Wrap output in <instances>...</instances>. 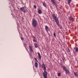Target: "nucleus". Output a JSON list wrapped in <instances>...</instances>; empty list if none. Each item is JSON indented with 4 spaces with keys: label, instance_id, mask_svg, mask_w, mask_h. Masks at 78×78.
Wrapping results in <instances>:
<instances>
[{
    "label": "nucleus",
    "instance_id": "obj_10",
    "mask_svg": "<svg viewBox=\"0 0 78 78\" xmlns=\"http://www.w3.org/2000/svg\"><path fill=\"white\" fill-rule=\"evenodd\" d=\"M74 74L75 76H76V77H78V73L74 72Z\"/></svg>",
    "mask_w": 78,
    "mask_h": 78
},
{
    "label": "nucleus",
    "instance_id": "obj_20",
    "mask_svg": "<svg viewBox=\"0 0 78 78\" xmlns=\"http://www.w3.org/2000/svg\"><path fill=\"white\" fill-rule=\"evenodd\" d=\"M46 67L44 66V67H43L42 69H44V70H46Z\"/></svg>",
    "mask_w": 78,
    "mask_h": 78
},
{
    "label": "nucleus",
    "instance_id": "obj_18",
    "mask_svg": "<svg viewBox=\"0 0 78 78\" xmlns=\"http://www.w3.org/2000/svg\"><path fill=\"white\" fill-rule=\"evenodd\" d=\"M34 65H35V67H37V65H38L37 63L36 62H35L34 64Z\"/></svg>",
    "mask_w": 78,
    "mask_h": 78
},
{
    "label": "nucleus",
    "instance_id": "obj_4",
    "mask_svg": "<svg viewBox=\"0 0 78 78\" xmlns=\"http://www.w3.org/2000/svg\"><path fill=\"white\" fill-rule=\"evenodd\" d=\"M52 3L55 6L56 8H57L58 5H57V4L55 2V0H51Z\"/></svg>",
    "mask_w": 78,
    "mask_h": 78
},
{
    "label": "nucleus",
    "instance_id": "obj_3",
    "mask_svg": "<svg viewBox=\"0 0 78 78\" xmlns=\"http://www.w3.org/2000/svg\"><path fill=\"white\" fill-rule=\"evenodd\" d=\"M43 75L44 78H48L47 77V72L46 71H44V73H43Z\"/></svg>",
    "mask_w": 78,
    "mask_h": 78
},
{
    "label": "nucleus",
    "instance_id": "obj_22",
    "mask_svg": "<svg viewBox=\"0 0 78 78\" xmlns=\"http://www.w3.org/2000/svg\"><path fill=\"white\" fill-rule=\"evenodd\" d=\"M45 65H44V64H42V68L43 67H45Z\"/></svg>",
    "mask_w": 78,
    "mask_h": 78
},
{
    "label": "nucleus",
    "instance_id": "obj_23",
    "mask_svg": "<svg viewBox=\"0 0 78 78\" xmlns=\"http://www.w3.org/2000/svg\"><path fill=\"white\" fill-rule=\"evenodd\" d=\"M34 8L35 9H36V5H34Z\"/></svg>",
    "mask_w": 78,
    "mask_h": 78
},
{
    "label": "nucleus",
    "instance_id": "obj_16",
    "mask_svg": "<svg viewBox=\"0 0 78 78\" xmlns=\"http://www.w3.org/2000/svg\"><path fill=\"white\" fill-rule=\"evenodd\" d=\"M72 0H68V4L69 5H70V2H72Z\"/></svg>",
    "mask_w": 78,
    "mask_h": 78
},
{
    "label": "nucleus",
    "instance_id": "obj_9",
    "mask_svg": "<svg viewBox=\"0 0 78 78\" xmlns=\"http://www.w3.org/2000/svg\"><path fill=\"white\" fill-rule=\"evenodd\" d=\"M29 48L30 53H33V49L32 48V47L31 46H29Z\"/></svg>",
    "mask_w": 78,
    "mask_h": 78
},
{
    "label": "nucleus",
    "instance_id": "obj_26",
    "mask_svg": "<svg viewBox=\"0 0 78 78\" xmlns=\"http://www.w3.org/2000/svg\"><path fill=\"white\" fill-rule=\"evenodd\" d=\"M33 42H36V40L34 39L33 40Z\"/></svg>",
    "mask_w": 78,
    "mask_h": 78
},
{
    "label": "nucleus",
    "instance_id": "obj_19",
    "mask_svg": "<svg viewBox=\"0 0 78 78\" xmlns=\"http://www.w3.org/2000/svg\"><path fill=\"white\" fill-rule=\"evenodd\" d=\"M75 49H76V51H78V48L76 46V47Z\"/></svg>",
    "mask_w": 78,
    "mask_h": 78
},
{
    "label": "nucleus",
    "instance_id": "obj_28",
    "mask_svg": "<svg viewBox=\"0 0 78 78\" xmlns=\"http://www.w3.org/2000/svg\"><path fill=\"white\" fill-rule=\"evenodd\" d=\"M23 45H24V47H26V44L24 43L23 44Z\"/></svg>",
    "mask_w": 78,
    "mask_h": 78
},
{
    "label": "nucleus",
    "instance_id": "obj_27",
    "mask_svg": "<svg viewBox=\"0 0 78 78\" xmlns=\"http://www.w3.org/2000/svg\"><path fill=\"white\" fill-rule=\"evenodd\" d=\"M21 39L22 40V41H23V38L22 37H21Z\"/></svg>",
    "mask_w": 78,
    "mask_h": 78
},
{
    "label": "nucleus",
    "instance_id": "obj_21",
    "mask_svg": "<svg viewBox=\"0 0 78 78\" xmlns=\"http://www.w3.org/2000/svg\"><path fill=\"white\" fill-rule=\"evenodd\" d=\"M34 60H35V61H36V62H38V61H37V58H34Z\"/></svg>",
    "mask_w": 78,
    "mask_h": 78
},
{
    "label": "nucleus",
    "instance_id": "obj_17",
    "mask_svg": "<svg viewBox=\"0 0 78 78\" xmlns=\"http://www.w3.org/2000/svg\"><path fill=\"white\" fill-rule=\"evenodd\" d=\"M34 45H35V48H37V47H38V45H37V43H35L34 44Z\"/></svg>",
    "mask_w": 78,
    "mask_h": 78
},
{
    "label": "nucleus",
    "instance_id": "obj_13",
    "mask_svg": "<svg viewBox=\"0 0 78 78\" xmlns=\"http://www.w3.org/2000/svg\"><path fill=\"white\" fill-rule=\"evenodd\" d=\"M62 67L63 69V70H65H65H66V69H67V67H66L65 66H62Z\"/></svg>",
    "mask_w": 78,
    "mask_h": 78
},
{
    "label": "nucleus",
    "instance_id": "obj_11",
    "mask_svg": "<svg viewBox=\"0 0 78 78\" xmlns=\"http://www.w3.org/2000/svg\"><path fill=\"white\" fill-rule=\"evenodd\" d=\"M38 12L39 14H41L42 12V10L40 9H39L38 10Z\"/></svg>",
    "mask_w": 78,
    "mask_h": 78
},
{
    "label": "nucleus",
    "instance_id": "obj_8",
    "mask_svg": "<svg viewBox=\"0 0 78 78\" xmlns=\"http://www.w3.org/2000/svg\"><path fill=\"white\" fill-rule=\"evenodd\" d=\"M68 19L70 21H72V20H73V18L71 16H70L69 17V16Z\"/></svg>",
    "mask_w": 78,
    "mask_h": 78
},
{
    "label": "nucleus",
    "instance_id": "obj_15",
    "mask_svg": "<svg viewBox=\"0 0 78 78\" xmlns=\"http://www.w3.org/2000/svg\"><path fill=\"white\" fill-rule=\"evenodd\" d=\"M43 5L45 7V8H47V4L45 2H43Z\"/></svg>",
    "mask_w": 78,
    "mask_h": 78
},
{
    "label": "nucleus",
    "instance_id": "obj_25",
    "mask_svg": "<svg viewBox=\"0 0 78 78\" xmlns=\"http://www.w3.org/2000/svg\"><path fill=\"white\" fill-rule=\"evenodd\" d=\"M54 37H56V34H55V32L54 33Z\"/></svg>",
    "mask_w": 78,
    "mask_h": 78
},
{
    "label": "nucleus",
    "instance_id": "obj_5",
    "mask_svg": "<svg viewBox=\"0 0 78 78\" xmlns=\"http://www.w3.org/2000/svg\"><path fill=\"white\" fill-rule=\"evenodd\" d=\"M20 10L24 12H26V10L25 9V7L20 8Z\"/></svg>",
    "mask_w": 78,
    "mask_h": 78
},
{
    "label": "nucleus",
    "instance_id": "obj_30",
    "mask_svg": "<svg viewBox=\"0 0 78 78\" xmlns=\"http://www.w3.org/2000/svg\"><path fill=\"white\" fill-rule=\"evenodd\" d=\"M74 49H75V48H74Z\"/></svg>",
    "mask_w": 78,
    "mask_h": 78
},
{
    "label": "nucleus",
    "instance_id": "obj_1",
    "mask_svg": "<svg viewBox=\"0 0 78 78\" xmlns=\"http://www.w3.org/2000/svg\"><path fill=\"white\" fill-rule=\"evenodd\" d=\"M37 25V21L35 19L33 18L32 19V25L34 28L36 27Z\"/></svg>",
    "mask_w": 78,
    "mask_h": 78
},
{
    "label": "nucleus",
    "instance_id": "obj_24",
    "mask_svg": "<svg viewBox=\"0 0 78 78\" xmlns=\"http://www.w3.org/2000/svg\"><path fill=\"white\" fill-rule=\"evenodd\" d=\"M58 76H60V75H61V73H58Z\"/></svg>",
    "mask_w": 78,
    "mask_h": 78
},
{
    "label": "nucleus",
    "instance_id": "obj_7",
    "mask_svg": "<svg viewBox=\"0 0 78 78\" xmlns=\"http://www.w3.org/2000/svg\"><path fill=\"white\" fill-rule=\"evenodd\" d=\"M45 30L48 33V34H49V33H48V30H50L48 29V27L47 26H45Z\"/></svg>",
    "mask_w": 78,
    "mask_h": 78
},
{
    "label": "nucleus",
    "instance_id": "obj_14",
    "mask_svg": "<svg viewBox=\"0 0 78 78\" xmlns=\"http://www.w3.org/2000/svg\"><path fill=\"white\" fill-rule=\"evenodd\" d=\"M65 71L66 72L65 73L66 74H67V73H70V71H69L67 69H66Z\"/></svg>",
    "mask_w": 78,
    "mask_h": 78
},
{
    "label": "nucleus",
    "instance_id": "obj_29",
    "mask_svg": "<svg viewBox=\"0 0 78 78\" xmlns=\"http://www.w3.org/2000/svg\"><path fill=\"white\" fill-rule=\"evenodd\" d=\"M63 62H64H64H65L64 61H63Z\"/></svg>",
    "mask_w": 78,
    "mask_h": 78
},
{
    "label": "nucleus",
    "instance_id": "obj_12",
    "mask_svg": "<svg viewBox=\"0 0 78 78\" xmlns=\"http://www.w3.org/2000/svg\"><path fill=\"white\" fill-rule=\"evenodd\" d=\"M38 55V58L39 59H41V54L39 52H37Z\"/></svg>",
    "mask_w": 78,
    "mask_h": 78
},
{
    "label": "nucleus",
    "instance_id": "obj_2",
    "mask_svg": "<svg viewBox=\"0 0 78 78\" xmlns=\"http://www.w3.org/2000/svg\"><path fill=\"white\" fill-rule=\"evenodd\" d=\"M52 17H53V18L55 20V22H56H56L59 21V20H58V18H57V17L56 16H55V14H52Z\"/></svg>",
    "mask_w": 78,
    "mask_h": 78
},
{
    "label": "nucleus",
    "instance_id": "obj_6",
    "mask_svg": "<svg viewBox=\"0 0 78 78\" xmlns=\"http://www.w3.org/2000/svg\"><path fill=\"white\" fill-rule=\"evenodd\" d=\"M56 23V25H58V27H60V29H62V27L61 26V25H59V21Z\"/></svg>",
    "mask_w": 78,
    "mask_h": 78
}]
</instances>
